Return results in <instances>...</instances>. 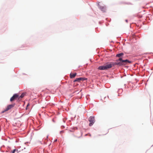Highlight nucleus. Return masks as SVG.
<instances>
[{"label":"nucleus","mask_w":153,"mask_h":153,"mask_svg":"<svg viewBox=\"0 0 153 153\" xmlns=\"http://www.w3.org/2000/svg\"><path fill=\"white\" fill-rule=\"evenodd\" d=\"M86 79H87L85 78L80 77L76 78L74 80V82H80L81 81H83Z\"/></svg>","instance_id":"nucleus-6"},{"label":"nucleus","mask_w":153,"mask_h":153,"mask_svg":"<svg viewBox=\"0 0 153 153\" xmlns=\"http://www.w3.org/2000/svg\"><path fill=\"white\" fill-rule=\"evenodd\" d=\"M29 105V104H28L27 105V107H28Z\"/></svg>","instance_id":"nucleus-14"},{"label":"nucleus","mask_w":153,"mask_h":153,"mask_svg":"<svg viewBox=\"0 0 153 153\" xmlns=\"http://www.w3.org/2000/svg\"><path fill=\"white\" fill-rule=\"evenodd\" d=\"M48 136H47V137H46V139L48 138Z\"/></svg>","instance_id":"nucleus-15"},{"label":"nucleus","mask_w":153,"mask_h":153,"mask_svg":"<svg viewBox=\"0 0 153 153\" xmlns=\"http://www.w3.org/2000/svg\"><path fill=\"white\" fill-rule=\"evenodd\" d=\"M63 132V131H61V132Z\"/></svg>","instance_id":"nucleus-17"},{"label":"nucleus","mask_w":153,"mask_h":153,"mask_svg":"<svg viewBox=\"0 0 153 153\" xmlns=\"http://www.w3.org/2000/svg\"><path fill=\"white\" fill-rule=\"evenodd\" d=\"M121 60V58H119L118 59L116 60V62H111L109 64H108V65H109V68H111L113 66H114L116 65H118L119 66H120V61Z\"/></svg>","instance_id":"nucleus-1"},{"label":"nucleus","mask_w":153,"mask_h":153,"mask_svg":"<svg viewBox=\"0 0 153 153\" xmlns=\"http://www.w3.org/2000/svg\"><path fill=\"white\" fill-rule=\"evenodd\" d=\"M15 105V104L13 103L12 104L9 105L7 106V107L5 108L4 110L2 111L1 112L2 113H3L5 112V111H7L9 110L10 109L12 108Z\"/></svg>","instance_id":"nucleus-4"},{"label":"nucleus","mask_w":153,"mask_h":153,"mask_svg":"<svg viewBox=\"0 0 153 153\" xmlns=\"http://www.w3.org/2000/svg\"><path fill=\"white\" fill-rule=\"evenodd\" d=\"M89 121L90 122L89 126H91L95 122L94 117L93 116L90 117L89 119Z\"/></svg>","instance_id":"nucleus-5"},{"label":"nucleus","mask_w":153,"mask_h":153,"mask_svg":"<svg viewBox=\"0 0 153 153\" xmlns=\"http://www.w3.org/2000/svg\"><path fill=\"white\" fill-rule=\"evenodd\" d=\"M70 131L71 132H73V131H71V130H70Z\"/></svg>","instance_id":"nucleus-16"},{"label":"nucleus","mask_w":153,"mask_h":153,"mask_svg":"<svg viewBox=\"0 0 153 153\" xmlns=\"http://www.w3.org/2000/svg\"><path fill=\"white\" fill-rule=\"evenodd\" d=\"M25 95V94L24 93L22 94L20 97H18V100H21L20 98H23L24 97Z\"/></svg>","instance_id":"nucleus-10"},{"label":"nucleus","mask_w":153,"mask_h":153,"mask_svg":"<svg viewBox=\"0 0 153 153\" xmlns=\"http://www.w3.org/2000/svg\"><path fill=\"white\" fill-rule=\"evenodd\" d=\"M57 141V139H56L54 141V142H56Z\"/></svg>","instance_id":"nucleus-13"},{"label":"nucleus","mask_w":153,"mask_h":153,"mask_svg":"<svg viewBox=\"0 0 153 153\" xmlns=\"http://www.w3.org/2000/svg\"><path fill=\"white\" fill-rule=\"evenodd\" d=\"M126 22H127V21L126 20Z\"/></svg>","instance_id":"nucleus-18"},{"label":"nucleus","mask_w":153,"mask_h":153,"mask_svg":"<svg viewBox=\"0 0 153 153\" xmlns=\"http://www.w3.org/2000/svg\"><path fill=\"white\" fill-rule=\"evenodd\" d=\"M123 55H124V53H121L117 54L116 55V56L120 57V58H122V57Z\"/></svg>","instance_id":"nucleus-8"},{"label":"nucleus","mask_w":153,"mask_h":153,"mask_svg":"<svg viewBox=\"0 0 153 153\" xmlns=\"http://www.w3.org/2000/svg\"><path fill=\"white\" fill-rule=\"evenodd\" d=\"M19 95L17 94H15L10 99V101L11 102L15 100H16L17 98H18Z\"/></svg>","instance_id":"nucleus-7"},{"label":"nucleus","mask_w":153,"mask_h":153,"mask_svg":"<svg viewBox=\"0 0 153 153\" xmlns=\"http://www.w3.org/2000/svg\"><path fill=\"white\" fill-rule=\"evenodd\" d=\"M74 136L76 137V138H79L80 137H78V136H76L75 135H74Z\"/></svg>","instance_id":"nucleus-12"},{"label":"nucleus","mask_w":153,"mask_h":153,"mask_svg":"<svg viewBox=\"0 0 153 153\" xmlns=\"http://www.w3.org/2000/svg\"><path fill=\"white\" fill-rule=\"evenodd\" d=\"M109 67L108 64H107L103 66L99 67L98 69L100 70H106L109 68Z\"/></svg>","instance_id":"nucleus-3"},{"label":"nucleus","mask_w":153,"mask_h":153,"mask_svg":"<svg viewBox=\"0 0 153 153\" xmlns=\"http://www.w3.org/2000/svg\"><path fill=\"white\" fill-rule=\"evenodd\" d=\"M120 66L125 65L127 64L128 63H130L131 62L127 59L123 60L121 58V60L120 61Z\"/></svg>","instance_id":"nucleus-2"},{"label":"nucleus","mask_w":153,"mask_h":153,"mask_svg":"<svg viewBox=\"0 0 153 153\" xmlns=\"http://www.w3.org/2000/svg\"><path fill=\"white\" fill-rule=\"evenodd\" d=\"M16 151H17V152L18 151V150H16V149H14L12 152V153H14L15 152H16Z\"/></svg>","instance_id":"nucleus-11"},{"label":"nucleus","mask_w":153,"mask_h":153,"mask_svg":"<svg viewBox=\"0 0 153 153\" xmlns=\"http://www.w3.org/2000/svg\"><path fill=\"white\" fill-rule=\"evenodd\" d=\"M76 75V73H75L74 74L71 73L70 74V77L71 78H74L75 77Z\"/></svg>","instance_id":"nucleus-9"}]
</instances>
